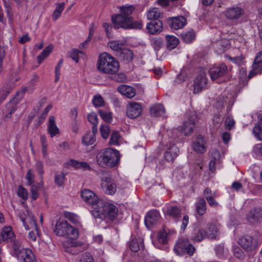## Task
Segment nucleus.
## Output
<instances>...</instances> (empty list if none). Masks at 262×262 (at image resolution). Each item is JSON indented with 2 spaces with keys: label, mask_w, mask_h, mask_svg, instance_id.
I'll return each instance as SVG.
<instances>
[{
  "label": "nucleus",
  "mask_w": 262,
  "mask_h": 262,
  "mask_svg": "<svg viewBox=\"0 0 262 262\" xmlns=\"http://www.w3.org/2000/svg\"><path fill=\"white\" fill-rule=\"evenodd\" d=\"M79 235V231L76 228L73 227L71 225L69 226L68 230H67V234L66 236L71 239H76Z\"/></svg>",
  "instance_id": "nucleus-44"
},
{
  "label": "nucleus",
  "mask_w": 262,
  "mask_h": 262,
  "mask_svg": "<svg viewBox=\"0 0 262 262\" xmlns=\"http://www.w3.org/2000/svg\"><path fill=\"white\" fill-rule=\"evenodd\" d=\"M108 46L110 48L114 51H119L121 50L123 47V44L119 41L113 40L108 43Z\"/></svg>",
  "instance_id": "nucleus-48"
},
{
  "label": "nucleus",
  "mask_w": 262,
  "mask_h": 262,
  "mask_svg": "<svg viewBox=\"0 0 262 262\" xmlns=\"http://www.w3.org/2000/svg\"><path fill=\"white\" fill-rule=\"evenodd\" d=\"M167 148L164 153V158L167 162H172L178 155L179 148L174 144L167 145Z\"/></svg>",
  "instance_id": "nucleus-17"
},
{
  "label": "nucleus",
  "mask_w": 262,
  "mask_h": 262,
  "mask_svg": "<svg viewBox=\"0 0 262 262\" xmlns=\"http://www.w3.org/2000/svg\"><path fill=\"white\" fill-rule=\"evenodd\" d=\"M133 52L130 50L125 49L120 54V58L126 62H129L133 59Z\"/></svg>",
  "instance_id": "nucleus-40"
},
{
  "label": "nucleus",
  "mask_w": 262,
  "mask_h": 262,
  "mask_svg": "<svg viewBox=\"0 0 262 262\" xmlns=\"http://www.w3.org/2000/svg\"><path fill=\"white\" fill-rule=\"evenodd\" d=\"M100 130L103 138L106 139L108 138L110 134V129L107 125H102Z\"/></svg>",
  "instance_id": "nucleus-55"
},
{
  "label": "nucleus",
  "mask_w": 262,
  "mask_h": 262,
  "mask_svg": "<svg viewBox=\"0 0 262 262\" xmlns=\"http://www.w3.org/2000/svg\"><path fill=\"white\" fill-rule=\"evenodd\" d=\"M94 25L92 24L89 28V34L88 39L84 42L80 44L81 47H84L85 44L88 43L91 40L94 34Z\"/></svg>",
  "instance_id": "nucleus-62"
},
{
  "label": "nucleus",
  "mask_w": 262,
  "mask_h": 262,
  "mask_svg": "<svg viewBox=\"0 0 262 262\" xmlns=\"http://www.w3.org/2000/svg\"><path fill=\"white\" fill-rule=\"evenodd\" d=\"M118 91L122 95L128 98H133L136 95L135 89L127 85H121L118 86Z\"/></svg>",
  "instance_id": "nucleus-23"
},
{
  "label": "nucleus",
  "mask_w": 262,
  "mask_h": 262,
  "mask_svg": "<svg viewBox=\"0 0 262 262\" xmlns=\"http://www.w3.org/2000/svg\"><path fill=\"white\" fill-rule=\"evenodd\" d=\"M142 107L138 102L130 101L126 106V115L132 119L138 117L142 113Z\"/></svg>",
  "instance_id": "nucleus-10"
},
{
  "label": "nucleus",
  "mask_w": 262,
  "mask_h": 262,
  "mask_svg": "<svg viewBox=\"0 0 262 262\" xmlns=\"http://www.w3.org/2000/svg\"><path fill=\"white\" fill-rule=\"evenodd\" d=\"M79 262H94V259L90 253L86 252L81 255Z\"/></svg>",
  "instance_id": "nucleus-59"
},
{
  "label": "nucleus",
  "mask_w": 262,
  "mask_h": 262,
  "mask_svg": "<svg viewBox=\"0 0 262 262\" xmlns=\"http://www.w3.org/2000/svg\"><path fill=\"white\" fill-rule=\"evenodd\" d=\"M206 142L201 136H198L196 140L193 142L192 147L194 150L198 153H203L206 150Z\"/></svg>",
  "instance_id": "nucleus-20"
},
{
  "label": "nucleus",
  "mask_w": 262,
  "mask_h": 262,
  "mask_svg": "<svg viewBox=\"0 0 262 262\" xmlns=\"http://www.w3.org/2000/svg\"><path fill=\"white\" fill-rule=\"evenodd\" d=\"M219 227L214 223L207 224V230H205L206 238L213 239H216L218 236Z\"/></svg>",
  "instance_id": "nucleus-22"
},
{
  "label": "nucleus",
  "mask_w": 262,
  "mask_h": 262,
  "mask_svg": "<svg viewBox=\"0 0 262 262\" xmlns=\"http://www.w3.org/2000/svg\"><path fill=\"white\" fill-rule=\"evenodd\" d=\"M167 40V47L169 50H172L176 48L179 43V39L173 35H168L166 36Z\"/></svg>",
  "instance_id": "nucleus-32"
},
{
  "label": "nucleus",
  "mask_w": 262,
  "mask_h": 262,
  "mask_svg": "<svg viewBox=\"0 0 262 262\" xmlns=\"http://www.w3.org/2000/svg\"><path fill=\"white\" fill-rule=\"evenodd\" d=\"M150 41L156 52L158 51L163 45L162 39L160 38L152 37L150 39Z\"/></svg>",
  "instance_id": "nucleus-42"
},
{
  "label": "nucleus",
  "mask_w": 262,
  "mask_h": 262,
  "mask_svg": "<svg viewBox=\"0 0 262 262\" xmlns=\"http://www.w3.org/2000/svg\"><path fill=\"white\" fill-rule=\"evenodd\" d=\"M17 195L22 199L26 200L28 199V191L22 186H19L17 189Z\"/></svg>",
  "instance_id": "nucleus-56"
},
{
  "label": "nucleus",
  "mask_w": 262,
  "mask_h": 262,
  "mask_svg": "<svg viewBox=\"0 0 262 262\" xmlns=\"http://www.w3.org/2000/svg\"><path fill=\"white\" fill-rule=\"evenodd\" d=\"M81 196L83 201L91 205L99 203L98 207L92 211V214L95 218L103 219L108 217L111 220H114L118 214L117 208L108 202H99L98 197L93 191L89 189H84L81 191Z\"/></svg>",
  "instance_id": "nucleus-1"
},
{
  "label": "nucleus",
  "mask_w": 262,
  "mask_h": 262,
  "mask_svg": "<svg viewBox=\"0 0 262 262\" xmlns=\"http://www.w3.org/2000/svg\"><path fill=\"white\" fill-rule=\"evenodd\" d=\"M167 237L168 233L165 230L160 231L158 236V242L163 244H166L168 242Z\"/></svg>",
  "instance_id": "nucleus-50"
},
{
  "label": "nucleus",
  "mask_w": 262,
  "mask_h": 262,
  "mask_svg": "<svg viewBox=\"0 0 262 262\" xmlns=\"http://www.w3.org/2000/svg\"><path fill=\"white\" fill-rule=\"evenodd\" d=\"M146 29L152 34L160 32L162 30V23L159 20H151L147 23Z\"/></svg>",
  "instance_id": "nucleus-21"
},
{
  "label": "nucleus",
  "mask_w": 262,
  "mask_h": 262,
  "mask_svg": "<svg viewBox=\"0 0 262 262\" xmlns=\"http://www.w3.org/2000/svg\"><path fill=\"white\" fill-rule=\"evenodd\" d=\"M112 21L116 29H141L142 27L140 22L134 21L133 17L125 16L120 14L112 16Z\"/></svg>",
  "instance_id": "nucleus-4"
},
{
  "label": "nucleus",
  "mask_w": 262,
  "mask_h": 262,
  "mask_svg": "<svg viewBox=\"0 0 262 262\" xmlns=\"http://www.w3.org/2000/svg\"><path fill=\"white\" fill-rule=\"evenodd\" d=\"M64 3L62 2L57 5L55 10L53 14V18L56 20L61 15V12L64 8Z\"/></svg>",
  "instance_id": "nucleus-45"
},
{
  "label": "nucleus",
  "mask_w": 262,
  "mask_h": 262,
  "mask_svg": "<svg viewBox=\"0 0 262 262\" xmlns=\"http://www.w3.org/2000/svg\"><path fill=\"white\" fill-rule=\"evenodd\" d=\"M161 15V11L157 8L150 9L147 13V18L149 20H159L158 18Z\"/></svg>",
  "instance_id": "nucleus-33"
},
{
  "label": "nucleus",
  "mask_w": 262,
  "mask_h": 262,
  "mask_svg": "<svg viewBox=\"0 0 262 262\" xmlns=\"http://www.w3.org/2000/svg\"><path fill=\"white\" fill-rule=\"evenodd\" d=\"M70 225L66 221H59L55 226L54 232L58 236H65L67 234V230H68Z\"/></svg>",
  "instance_id": "nucleus-18"
},
{
  "label": "nucleus",
  "mask_w": 262,
  "mask_h": 262,
  "mask_svg": "<svg viewBox=\"0 0 262 262\" xmlns=\"http://www.w3.org/2000/svg\"><path fill=\"white\" fill-rule=\"evenodd\" d=\"M34 178V175L33 174V171L32 169H29L26 177L29 185H31L33 183Z\"/></svg>",
  "instance_id": "nucleus-63"
},
{
  "label": "nucleus",
  "mask_w": 262,
  "mask_h": 262,
  "mask_svg": "<svg viewBox=\"0 0 262 262\" xmlns=\"http://www.w3.org/2000/svg\"><path fill=\"white\" fill-rule=\"evenodd\" d=\"M227 72V67L224 63L214 66L210 69L209 75L211 79L214 80L218 78L224 76Z\"/></svg>",
  "instance_id": "nucleus-13"
},
{
  "label": "nucleus",
  "mask_w": 262,
  "mask_h": 262,
  "mask_svg": "<svg viewBox=\"0 0 262 262\" xmlns=\"http://www.w3.org/2000/svg\"><path fill=\"white\" fill-rule=\"evenodd\" d=\"M226 17L230 20H237L244 14V10L238 7L227 8L224 12Z\"/></svg>",
  "instance_id": "nucleus-14"
},
{
  "label": "nucleus",
  "mask_w": 262,
  "mask_h": 262,
  "mask_svg": "<svg viewBox=\"0 0 262 262\" xmlns=\"http://www.w3.org/2000/svg\"><path fill=\"white\" fill-rule=\"evenodd\" d=\"M12 90V88L8 85L3 86L0 90V103L2 102Z\"/></svg>",
  "instance_id": "nucleus-43"
},
{
  "label": "nucleus",
  "mask_w": 262,
  "mask_h": 262,
  "mask_svg": "<svg viewBox=\"0 0 262 262\" xmlns=\"http://www.w3.org/2000/svg\"><path fill=\"white\" fill-rule=\"evenodd\" d=\"M149 111L152 116L158 117L164 116L165 110L163 105L158 103L152 105Z\"/></svg>",
  "instance_id": "nucleus-29"
},
{
  "label": "nucleus",
  "mask_w": 262,
  "mask_h": 262,
  "mask_svg": "<svg viewBox=\"0 0 262 262\" xmlns=\"http://www.w3.org/2000/svg\"><path fill=\"white\" fill-rule=\"evenodd\" d=\"M48 132L51 138L59 134V129L56 125L55 118L54 116H51L49 117Z\"/></svg>",
  "instance_id": "nucleus-25"
},
{
  "label": "nucleus",
  "mask_w": 262,
  "mask_h": 262,
  "mask_svg": "<svg viewBox=\"0 0 262 262\" xmlns=\"http://www.w3.org/2000/svg\"><path fill=\"white\" fill-rule=\"evenodd\" d=\"M130 249L133 252H137L143 248V241L142 239H133L130 244Z\"/></svg>",
  "instance_id": "nucleus-35"
},
{
  "label": "nucleus",
  "mask_w": 262,
  "mask_h": 262,
  "mask_svg": "<svg viewBox=\"0 0 262 262\" xmlns=\"http://www.w3.org/2000/svg\"><path fill=\"white\" fill-rule=\"evenodd\" d=\"M93 104L95 107H101L104 104L103 98L99 95H96L93 99Z\"/></svg>",
  "instance_id": "nucleus-54"
},
{
  "label": "nucleus",
  "mask_w": 262,
  "mask_h": 262,
  "mask_svg": "<svg viewBox=\"0 0 262 262\" xmlns=\"http://www.w3.org/2000/svg\"><path fill=\"white\" fill-rule=\"evenodd\" d=\"M35 168L36 171L40 176H42L44 172L43 169V163L40 160H38L35 163Z\"/></svg>",
  "instance_id": "nucleus-64"
},
{
  "label": "nucleus",
  "mask_w": 262,
  "mask_h": 262,
  "mask_svg": "<svg viewBox=\"0 0 262 262\" xmlns=\"http://www.w3.org/2000/svg\"><path fill=\"white\" fill-rule=\"evenodd\" d=\"M262 73V63H258L254 61L252 70L249 72L248 78H251L255 75Z\"/></svg>",
  "instance_id": "nucleus-37"
},
{
  "label": "nucleus",
  "mask_w": 262,
  "mask_h": 262,
  "mask_svg": "<svg viewBox=\"0 0 262 262\" xmlns=\"http://www.w3.org/2000/svg\"><path fill=\"white\" fill-rule=\"evenodd\" d=\"M12 255L19 259L20 262H37L32 251L23 248L18 242L13 243Z\"/></svg>",
  "instance_id": "nucleus-5"
},
{
  "label": "nucleus",
  "mask_w": 262,
  "mask_h": 262,
  "mask_svg": "<svg viewBox=\"0 0 262 262\" xmlns=\"http://www.w3.org/2000/svg\"><path fill=\"white\" fill-rule=\"evenodd\" d=\"M207 85V78L205 75H200L196 77L194 82V93L200 92Z\"/></svg>",
  "instance_id": "nucleus-19"
},
{
  "label": "nucleus",
  "mask_w": 262,
  "mask_h": 262,
  "mask_svg": "<svg viewBox=\"0 0 262 262\" xmlns=\"http://www.w3.org/2000/svg\"><path fill=\"white\" fill-rule=\"evenodd\" d=\"M16 108V102L15 99L11 100L6 105V112H7L4 118L5 121H7L11 118L12 114Z\"/></svg>",
  "instance_id": "nucleus-30"
},
{
  "label": "nucleus",
  "mask_w": 262,
  "mask_h": 262,
  "mask_svg": "<svg viewBox=\"0 0 262 262\" xmlns=\"http://www.w3.org/2000/svg\"><path fill=\"white\" fill-rule=\"evenodd\" d=\"M88 121L93 125H98V118L95 113H91L88 115Z\"/></svg>",
  "instance_id": "nucleus-58"
},
{
  "label": "nucleus",
  "mask_w": 262,
  "mask_h": 262,
  "mask_svg": "<svg viewBox=\"0 0 262 262\" xmlns=\"http://www.w3.org/2000/svg\"><path fill=\"white\" fill-rule=\"evenodd\" d=\"M119 158V154L118 150L112 148H108L98 154L96 156V161L98 164L101 167H114L118 163Z\"/></svg>",
  "instance_id": "nucleus-3"
},
{
  "label": "nucleus",
  "mask_w": 262,
  "mask_h": 262,
  "mask_svg": "<svg viewBox=\"0 0 262 262\" xmlns=\"http://www.w3.org/2000/svg\"><path fill=\"white\" fill-rule=\"evenodd\" d=\"M235 121L232 116L228 115L226 118L225 125V127L230 130L234 127Z\"/></svg>",
  "instance_id": "nucleus-53"
},
{
  "label": "nucleus",
  "mask_w": 262,
  "mask_h": 262,
  "mask_svg": "<svg viewBox=\"0 0 262 262\" xmlns=\"http://www.w3.org/2000/svg\"><path fill=\"white\" fill-rule=\"evenodd\" d=\"M253 133L256 138L262 140V125L260 123H257L255 124L253 129Z\"/></svg>",
  "instance_id": "nucleus-46"
},
{
  "label": "nucleus",
  "mask_w": 262,
  "mask_h": 262,
  "mask_svg": "<svg viewBox=\"0 0 262 262\" xmlns=\"http://www.w3.org/2000/svg\"><path fill=\"white\" fill-rule=\"evenodd\" d=\"M195 211L200 216L203 215L206 211V203L204 198H199L197 199L195 203Z\"/></svg>",
  "instance_id": "nucleus-27"
},
{
  "label": "nucleus",
  "mask_w": 262,
  "mask_h": 262,
  "mask_svg": "<svg viewBox=\"0 0 262 262\" xmlns=\"http://www.w3.org/2000/svg\"><path fill=\"white\" fill-rule=\"evenodd\" d=\"M186 24V18L182 16L172 17L171 19L170 26L175 30H178L184 27Z\"/></svg>",
  "instance_id": "nucleus-24"
},
{
  "label": "nucleus",
  "mask_w": 262,
  "mask_h": 262,
  "mask_svg": "<svg viewBox=\"0 0 262 262\" xmlns=\"http://www.w3.org/2000/svg\"><path fill=\"white\" fill-rule=\"evenodd\" d=\"M119 9L120 14L125 16L132 17L131 15L135 10V8L132 5H125L120 7Z\"/></svg>",
  "instance_id": "nucleus-36"
},
{
  "label": "nucleus",
  "mask_w": 262,
  "mask_h": 262,
  "mask_svg": "<svg viewBox=\"0 0 262 262\" xmlns=\"http://www.w3.org/2000/svg\"><path fill=\"white\" fill-rule=\"evenodd\" d=\"M230 43L227 39H221L213 44V47L216 49V52L221 53L224 52L228 48Z\"/></svg>",
  "instance_id": "nucleus-28"
},
{
  "label": "nucleus",
  "mask_w": 262,
  "mask_h": 262,
  "mask_svg": "<svg viewBox=\"0 0 262 262\" xmlns=\"http://www.w3.org/2000/svg\"><path fill=\"white\" fill-rule=\"evenodd\" d=\"M205 238H206L205 230L202 228H199L195 230L193 235L192 236V240L198 242L202 241Z\"/></svg>",
  "instance_id": "nucleus-34"
},
{
  "label": "nucleus",
  "mask_w": 262,
  "mask_h": 262,
  "mask_svg": "<svg viewBox=\"0 0 262 262\" xmlns=\"http://www.w3.org/2000/svg\"><path fill=\"white\" fill-rule=\"evenodd\" d=\"M121 136L117 131H114L112 132L109 144L110 145H117L119 144V141Z\"/></svg>",
  "instance_id": "nucleus-47"
},
{
  "label": "nucleus",
  "mask_w": 262,
  "mask_h": 262,
  "mask_svg": "<svg viewBox=\"0 0 262 262\" xmlns=\"http://www.w3.org/2000/svg\"><path fill=\"white\" fill-rule=\"evenodd\" d=\"M63 59H60L55 69V81L57 82L59 79V75H60V70L61 66L63 64Z\"/></svg>",
  "instance_id": "nucleus-60"
},
{
  "label": "nucleus",
  "mask_w": 262,
  "mask_h": 262,
  "mask_svg": "<svg viewBox=\"0 0 262 262\" xmlns=\"http://www.w3.org/2000/svg\"><path fill=\"white\" fill-rule=\"evenodd\" d=\"M195 116L192 115L190 118L184 122L183 125L181 127V131L185 136H188L191 134L195 127Z\"/></svg>",
  "instance_id": "nucleus-16"
},
{
  "label": "nucleus",
  "mask_w": 262,
  "mask_h": 262,
  "mask_svg": "<svg viewBox=\"0 0 262 262\" xmlns=\"http://www.w3.org/2000/svg\"><path fill=\"white\" fill-rule=\"evenodd\" d=\"M101 186L103 191L108 195H113L117 190V185L109 173H105L102 178Z\"/></svg>",
  "instance_id": "nucleus-8"
},
{
  "label": "nucleus",
  "mask_w": 262,
  "mask_h": 262,
  "mask_svg": "<svg viewBox=\"0 0 262 262\" xmlns=\"http://www.w3.org/2000/svg\"><path fill=\"white\" fill-rule=\"evenodd\" d=\"M160 218L159 212L156 210H152L148 211L145 216L144 223L146 227L148 229H151L156 225Z\"/></svg>",
  "instance_id": "nucleus-11"
},
{
  "label": "nucleus",
  "mask_w": 262,
  "mask_h": 262,
  "mask_svg": "<svg viewBox=\"0 0 262 262\" xmlns=\"http://www.w3.org/2000/svg\"><path fill=\"white\" fill-rule=\"evenodd\" d=\"M182 38L186 43H191L195 37V34L193 31H189L181 35Z\"/></svg>",
  "instance_id": "nucleus-41"
},
{
  "label": "nucleus",
  "mask_w": 262,
  "mask_h": 262,
  "mask_svg": "<svg viewBox=\"0 0 262 262\" xmlns=\"http://www.w3.org/2000/svg\"><path fill=\"white\" fill-rule=\"evenodd\" d=\"M63 215L66 219H68L73 224H77L79 222L78 217L73 213L70 212H65Z\"/></svg>",
  "instance_id": "nucleus-52"
},
{
  "label": "nucleus",
  "mask_w": 262,
  "mask_h": 262,
  "mask_svg": "<svg viewBox=\"0 0 262 262\" xmlns=\"http://www.w3.org/2000/svg\"><path fill=\"white\" fill-rule=\"evenodd\" d=\"M239 245L246 251H251L257 247V243L253 237L249 235H245L238 240Z\"/></svg>",
  "instance_id": "nucleus-12"
},
{
  "label": "nucleus",
  "mask_w": 262,
  "mask_h": 262,
  "mask_svg": "<svg viewBox=\"0 0 262 262\" xmlns=\"http://www.w3.org/2000/svg\"><path fill=\"white\" fill-rule=\"evenodd\" d=\"M166 214L170 219L177 222L181 217V210L177 206H171L168 207Z\"/></svg>",
  "instance_id": "nucleus-26"
},
{
  "label": "nucleus",
  "mask_w": 262,
  "mask_h": 262,
  "mask_svg": "<svg viewBox=\"0 0 262 262\" xmlns=\"http://www.w3.org/2000/svg\"><path fill=\"white\" fill-rule=\"evenodd\" d=\"M19 219L26 230L34 229L37 236L40 237L41 233L38 229L34 216L27 208L19 214Z\"/></svg>",
  "instance_id": "nucleus-6"
},
{
  "label": "nucleus",
  "mask_w": 262,
  "mask_h": 262,
  "mask_svg": "<svg viewBox=\"0 0 262 262\" xmlns=\"http://www.w3.org/2000/svg\"><path fill=\"white\" fill-rule=\"evenodd\" d=\"M65 176L63 173L57 174L55 176V182L57 185L60 186L62 185L64 180Z\"/></svg>",
  "instance_id": "nucleus-61"
},
{
  "label": "nucleus",
  "mask_w": 262,
  "mask_h": 262,
  "mask_svg": "<svg viewBox=\"0 0 262 262\" xmlns=\"http://www.w3.org/2000/svg\"><path fill=\"white\" fill-rule=\"evenodd\" d=\"M64 167L67 168L72 167L75 169L82 170H90L91 169V166L87 162L79 161L74 159H70L65 163Z\"/></svg>",
  "instance_id": "nucleus-15"
},
{
  "label": "nucleus",
  "mask_w": 262,
  "mask_h": 262,
  "mask_svg": "<svg viewBox=\"0 0 262 262\" xmlns=\"http://www.w3.org/2000/svg\"><path fill=\"white\" fill-rule=\"evenodd\" d=\"M98 113L101 118L106 122H110L112 120V113L109 112H106L105 111L99 110Z\"/></svg>",
  "instance_id": "nucleus-49"
},
{
  "label": "nucleus",
  "mask_w": 262,
  "mask_h": 262,
  "mask_svg": "<svg viewBox=\"0 0 262 262\" xmlns=\"http://www.w3.org/2000/svg\"><path fill=\"white\" fill-rule=\"evenodd\" d=\"M246 220L252 225H258L262 222V207H255L251 209L246 214Z\"/></svg>",
  "instance_id": "nucleus-9"
},
{
  "label": "nucleus",
  "mask_w": 262,
  "mask_h": 262,
  "mask_svg": "<svg viewBox=\"0 0 262 262\" xmlns=\"http://www.w3.org/2000/svg\"><path fill=\"white\" fill-rule=\"evenodd\" d=\"M3 240L7 241H12L14 235L12 231V229L10 226H6L3 228L1 234Z\"/></svg>",
  "instance_id": "nucleus-31"
},
{
  "label": "nucleus",
  "mask_w": 262,
  "mask_h": 262,
  "mask_svg": "<svg viewBox=\"0 0 262 262\" xmlns=\"http://www.w3.org/2000/svg\"><path fill=\"white\" fill-rule=\"evenodd\" d=\"M96 141L95 137L93 133L91 132L86 133L82 138V143L83 144L88 146L93 144Z\"/></svg>",
  "instance_id": "nucleus-38"
},
{
  "label": "nucleus",
  "mask_w": 262,
  "mask_h": 262,
  "mask_svg": "<svg viewBox=\"0 0 262 262\" xmlns=\"http://www.w3.org/2000/svg\"><path fill=\"white\" fill-rule=\"evenodd\" d=\"M173 250L178 255H181L183 253H187L189 256H192L195 251L194 247L191 244L187 239H179Z\"/></svg>",
  "instance_id": "nucleus-7"
},
{
  "label": "nucleus",
  "mask_w": 262,
  "mask_h": 262,
  "mask_svg": "<svg viewBox=\"0 0 262 262\" xmlns=\"http://www.w3.org/2000/svg\"><path fill=\"white\" fill-rule=\"evenodd\" d=\"M83 244V243L78 241L72 242L71 244V247L67 248L66 251L72 254H76L78 253V251L75 250L74 248L81 247Z\"/></svg>",
  "instance_id": "nucleus-51"
},
{
  "label": "nucleus",
  "mask_w": 262,
  "mask_h": 262,
  "mask_svg": "<svg viewBox=\"0 0 262 262\" xmlns=\"http://www.w3.org/2000/svg\"><path fill=\"white\" fill-rule=\"evenodd\" d=\"M53 49V46L52 45H50L48 47H46L41 54L38 56V62L40 63L45 58L50 55V54L52 52Z\"/></svg>",
  "instance_id": "nucleus-39"
},
{
  "label": "nucleus",
  "mask_w": 262,
  "mask_h": 262,
  "mask_svg": "<svg viewBox=\"0 0 262 262\" xmlns=\"http://www.w3.org/2000/svg\"><path fill=\"white\" fill-rule=\"evenodd\" d=\"M233 252L234 256L238 259H243L245 254L243 250L238 247H234Z\"/></svg>",
  "instance_id": "nucleus-57"
},
{
  "label": "nucleus",
  "mask_w": 262,
  "mask_h": 262,
  "mask_svg": "<svg viewBox=\"0 0 262 262\" xmlns=\"http://www.w3.org/2000/svg\"><path fill=\"white\" fill-rule=\"evenodd\" d=\"M97 67L98 70L101 73L115 75L119 71V64L111 55L103 53L99 56Z\"/></svg>",
  "instance_id": "nucleus-2"
}]
</instances>
